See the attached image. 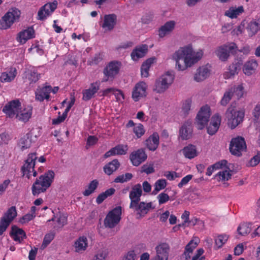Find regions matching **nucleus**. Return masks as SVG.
I'll return each mask as SVG.
<instances>
[{
	"mask_svg": "<svg viewBox=\"0 0 260 260\" xmlns=\"http://www.w3.org/2000/svg\"><path fill=\"white\" fill-rule=\"evenodd\" d=\"M244 11V9L242 6H240L238 8L234 9L231 8L229 10L226 11L225 13V15L231 18H236L238 15L242 13Z\"/></svg>",
	"mask_w": 260,
	"mask_h": 260,
	"instance_id": "de8ad7c7",
	"label": "nucleus"
},
{
	"mask_svg": "<svg viewBox=\"0 0 260 260\" xmlns=\"http://www.w3.org/2000/svg\"><path fill=\"white\" fill-rule=\"evenodd\" d=\"M229 89L232 90L233 94L235 93L238 98H242L244 94V87L242 84L234 86Z\"/></svg>",
	"mask_w": 260,
	"mask_h": 260,
	"instance_id": "864d4df0",
	"label": "nucleus"
},
{
	"mask_svg": "<svg viewBox=\"0 0 260 260\" xmlns=\"http://www.w3.org/2000/svg\"><path fill=\"white\" fill-rule=\"evenodd\" d=\"M37 158V156L36 153H29L22 167L23 176L28 179H30L32 176L36 177L37 175V172L34 169Z\"/></svg>",
	"mask_w": 260,
	"mask_h": 260,
	"instance_id": "39448f33",
	"label": "nucleus"
},
{
	"mask_svg": "<svg viewBox=\"0 0 260 260\" xmlns=\"http://www.w3.org/2000/svg\"><path fill=\"white\" fill-rule=\"evenodd\" d=\"M115 189L113 188H110L107 189L105 192L100 194L96 199V202L98 204H101L106 199L110 197L114 193Z\"/></svg>",
	"mask_w": 260,
	"mask_h": 260,
	"instance_id": "37998d69",
	"label": "nucleus"
},
{
	"mask_svg": "<svg viewBox=\"0 0 260 260\" xmlns=\"http://www.w3.org/2000/svg\"><path fill=\"white\" fill-rule=\"evenodd\" d=\"M156 256L168 260L170 252V246L167 242H160L155 247Z\"/></svg>",
	"mask_w": 260,
	"mask_h": 260,
	"instance_id": "4468645a",
	"label": "nucleus"
},
{
	"mask_svg": "<svg viewBox=\"0 0 260 260\" xmlns=\"http://www.w3.org/2000/svg\"><path fill=\"white\" fill-rule=\"evenodd\" d=\"M166 186L167 181L165 179H158L155 183L153 193L156 194L160 190L164 189Z\"/></svg>",
	"mask_w": 260,
	"mask_h": 260,
	"instance_id": "603ef678",
	"label": "nucleus"
},
{
	"mask_svg": "<svg viewBox=\"0 0 260 260\" xmlns=\"http://www.w3.org/2000/svg\"><path fill=\"white\" fill-rule=\"evenodd\" d=\"M175 23L174 21L167 22L164 25L159 29V36L163 38L167 34L170 33L174 28Z\"/></svg>",
	"mask_w": 260,
	"mask_h": 260,
	"instance_id": "7c9ffc66",
	"label": "nucleus"
},
{
	"mask_svg": "<svg viewBox=\"0 0 260 260\" xmlns=\"http://www.w3.org/2000/svg\"><path fill=\"white\" fill-rule=\"evenodd\" d=\"M116 20L117 16L114 14L105 15L102 27L103 28H107L109 30H111L116 24Z\"/></svg>",
	"mask_w": 260,
	"mask_h": 260,
	"instance_id": "cd10ccee",
	"label": "nucleus"
},
{
	"mask_svg": "<svg viewBox=\"0 0 260 260\" xmlns=\"http://www.w3.org/2000/svg\"><path fill=\"white\" fill-rule=\"evenodd\" d=\"M211 116L210 107L207 105L203 106L196 118L195 125L198 129H203L207 124Z\"/></svg>",
	"mask_w": 260,
	"mask_h": 260,
	"instance_id": "423d86ee",
	"label": "nucleus"
},
{
	"mask_svg": "<svg viewBox=\"0 0 260 260\" xmlns=\"http://www.w3.org/2000/svg\"><path fill=\"white\" fill-rule=\"evenodd\" d=\"M98 183V181L96 180L92 181L88 185L87 188L84 191L83 194L85 196H88L91 194L97 188Z\"/></svg>",
	"mask_w": 260,
	"mask_h": 260,
	"instance_id": "09e8293b",
	"label": "nucleus"
},
{
	"mask_svg": "<svg viewBox=\"0 0 260 260\" xmlns=\"http://www.w3.org/2000/svg\"><path fill=\"white\" fill-rule=\"evenodd\" d=\"M225 114L228 125L231 129L236 127L243 121L244 116L243 111L238 110L233 108H229Z\"/></svg>",
	"mask_w": 260,
	"mask_h": 260,
	"instance_id": "7ed1b4c3",
	"label": "nucleus"
},
{
	"mask_svg": "<svg viewBox=\"0 0 260 260\" xmlns=\"http://www.w3.org/2000/svg\"><path fill=\"white\" fill-rule=\"evenodd\" d=\"M133 132L137 138H140L145 134V129L142 124L138 123L133 127Z\"/></svg>",
	"mask_w": 260,
	"mask_h": 260,
	"instance_id": "3c124183",
	"label": "nucleus"
},
{
	"mask_svg": "<svg viewBox=\"0 0 260 260\" xmlns=\"http://www.w3.org/2000/svg\"><path fill=\"white\" fill-rule=\"evenodd\" d=\"M113 94L115 95L117 102L119 103L123 102L124 100V95L121 90L115 88Z\"/></svg>",
	"mask_w": 260,
	"mask_h": 260,
	"instance_id": "0e129e2a",
	"label": "nucleus"
},
{
	"mask_svg": "<svg viewBox=\"0 0 260 260\" xmlns=\"http://www.w3.org/2000/svg\"><path fill=\"white\" fill-rule=\"evenodd\" d=\"M147 157V154L142 148L133 152L130 155V159L133 165L135 166H139L146 159Z\"/></svg>",
	"mask_w": 260,
	"mask_h": 260,
	"instance_id": "f3484780",
	"label": "nucleus"
},
{
	"mask_svg": "<svg viewBox=\"0 0 260 260\" xmlns=\"http://www.w3.org/2000/svg\"><path fill=\"white\" fill-rule=\"evenodd\" d=\"M54 238V234L53 233H50L46 234L44 238L42 247L44 248L52 241Z\"/></svg>",
	"mask_w": 260,
	"mask_h": 260,
	"instance_id": "052dcab7",
	"label": "nucleus"
},
{
	"mask_svg": "<svg viewBox=\"0 0 260 260\" xmlns=\"http://www.w3.org/2000/svg\"><path fill=\"white\" fill-rule=\"evenodd\" d=\"M121 215V207H116L110 211L104 220V225L106 227L113 228L120 221Z\"/></svg>",
	"mask_w": 260,
	"mask_h": 260,
	"instance_id": "0eeeda50",
	"label": "nucleus"
},
{
	"mask_svg": "<svg viewBox=\"0 0 260 260\" xmlns=\"http://www.w3.org/2000/svg\"><path fill=\"white\" fill-rule=\"evenodd\" d=\"M210 74V71L207 66H199L193 74V80L201 82L207 79Z\"/></svg>",
	"mask_w": 260,
	"mask_h": 260,
	"instance_id": "aec40b11",
	"label": "nucleus"
},
{
	"mask_svg": "<svg viewBox=\"0 0 260 260\" xmlns=\"http://www.w3.org/2000/svg\"><path fill=\"white\" fill-rule=\"evenodd\" d=\"M203 51H194L191 45L180 47L172 55V59L176 61V65H180L179 61L183 60L185 65H194L198 63L203 56Z\"/></svg>",
	"mask_w": 260,
	"mask_h": 260,
	"instance_id": "f257e3e1",
	"label": "nucleus"
},
{
	"mask_svg": "<svg viewBox=\"0 0 260 260\" xmlns=\"http://www.w3.org/2000/svg\"><path fill=\"white\" fill-rule=\"evenodd\" d=\"M192 133V125L191 121H187L185 122L179 130V136L182 140H187L189 139Z\"/></svg>",
	"mask_w": 260,
	"mask_h": 260,
	"instance_id": "a878e982",
	"label": "nucleus"
},
{
	"mask_svg": "<svg viewBox=\"0 0 260 260\" xmlns=\"http://www.w3.org/2000/svg\"><path fill=\"white\" fill-rule=\"evenodd\" d=\"M31 144V140L30 136L28 134L21 137L18 143V146L21 150H24L29 148Z\"/></svg>",
	"mask_w": 260,
	"mask_h": 260,
	"instance_id": "ea45409f",
	"label": "nucleus"
},
{
	"mask_svg": "<svg viewBox=\"0 0 260 260\" xmlns=\"http://www.w3.org/2000/svg\"><path fill=\"white\" fill-rule=\"evenodd\" d=\"M21 104L19 100H15L10 102L3 108V111L10 118H15L20 109Z\"/></svg>",
	"mask_w": 260,
	"mask_h": 260,
	"instance_id": "9b49d317",
	"label": "nucleus"
},
{
	"mask_svg": "<svg viewBox=\"0 0 260 260\" xmlns=\"http://www.w3.org/2000/svg\"><path fill=\"white\" fill-rule=\"evenodd\" d=\"M10 235L14 241L19 243H20L25 237L24 231L15 225L12 226Z\"/></svg>",
	"mask_w": 260,
	"mask_h": 260,
	"instance_id": "c85d7f7f",
	"label": "nucleus"
},
{
	"mask_svg": "<svg viewBox=\"0 0 260 260\" xmlns=\"http://www.w3.org/2000/svg\"><path fill=\"white\" fill-rule=\"evenodd\" d=\"M148 84L144 81H140L134 87L132 93V98L135 102L145 98L147 95Z\"/></svg>",
	"mask_w": 260,
	"mask_h": 260,
	"instance_id": "9d476101",
	"label": "nucleus"
},
{
	"mask_svg": "<svg viewBox=\"0 0 260 260\" xmlns=\"http://www.w3.org/2000/svg\"><path fill=\"white\" fill-rule=\"evenodd\" d=\"M204 253V250L203 248H200L197 250L193 256H190V259L185 260H205V257L203 256Z\"/></svg>",
	"mask_w": 260,
	"mask_h": 260,
	"instance_id": "bf43d9fd",
	"label": "nucleus"
},
{
	"mask_svg": "<svg viewBox=\"0 0 260 260\" xmlns=\"http://www.w3.org/2000/svg\"><path fill=\"white\" fill-rule=\"evenodd\" d=\"M246 148L244 139L241 137H237L231 140L230 145V151L235 155L240 156L242 152Z\"/></svg>",
	"mask_w": 260,
	"mask_h": 260,
	"instance_id": "6e6552de",
	"label": "nucleus"
},
{
	"mask_svg": "<svg viewBox=\"0 0 260 260\" xmlns=\"http://www.w3.org/2000/svg\"><path fill=\"white\" fill-rule=\"evenodd\" d=\"M221 118L218 114H214L211 118L210 124L207 126V133L210 135H214L218 131L221 123Z\"/></svg>",
	"mask_w": 260,
	"mask_h": 260,
	"instance_id": "5701e85b",
	"label": "nucleus"
},
{
	"mask_svg": "<svg viewBox=\"0 0 260 260\" xmlns=\"http://www.w3.org/2000/svg\"><path fill=\"white\" fill-rule=\"evenodd\" d=\"M88 239L85 236L78 237L75 240L73 244L74 251L79 253L84 252L88 247Z\"/></svg>",
	"mask_w": 260,
	"mask_h": 260,
	"instance_id": "6ab92c4d",
	"label": "nucleus"
},
{
	"mask_svg": "<svg viewBox=\"0 0 260 260\" xmlns=\"http://www.w3.org/2000/svg\"><path fill=\"white\" fill-rule=\"evenodd\" d=\"M36 216V214L28 213L24 215L19 219V222L21 224H25L32 220Z\"/></svg>",
	"mask_w": 260,
	"mask_h": 260,
	"instance_id": "e2e57ef3",
	"label": "nucleus"
},
{
	"mask_svg": "<svg viewBox=\"0 0 260 260\" xmlns=\"http://www.w3.org/2000/svg\"><path fill=\"white\" fill-rule=\"evenodd\" d=\"M24 76L26 79H28L30 83L36 82L40 78V74L37 73L35 70L26 71Z\"/></svg>",
	"mask_w": 260,
	"mask_h": 260,
	"instance_id": "79ce46f5",
	"label": "nucleus"
},
{
	"mask_svg": "<svg viewBox=\"0 0 260 260\" xmlns=\"http://www.w3.org/2000/svg\"><path fill=\"white\" fill-rule=\"evenodd\" d=\"M233 172L230 169L225 168V170L219 171L215 176L217 181L224 182L231 178Z\"/></svg>",
	"mask_w": 260,
	"mask_h": 260,
	"instance_id": "473e14b6",
	"label": "nucleus"
},
{
	"mask_svg": "<svg viewBox=\"0 0 260 260\" xmlns=\"http://www.w3.org/2000/svg\"><path fill=\"white\" fill-rule=\"evenodd\" d=\"M248 28L251 31V35H254L260 29V24L256 21H251L248 25Z\"/></svg>",
	"mask_w": 260,
	"mask_h": 260,
	"instance_id": "4d7b16f0",
	"label": "nucleus"
},
{
	"mask_svg": "<svg viewBox=\"0 0 260 260\" xmlns=\"http://www.w3.org/2000/svg\"><path fill=\"white\" fill-rule=\"evenodd\" d=\"M182 153L186 158L191 159L198 155L196 147L193 145H189L182 149Z\"/></svg>",
	"mask_w": 260,
	"mask_h": 260,
	"instance_id": "c9c22d12",
	"label": "nucleus"
},
{
	"mask_svg": "<svg viewBox=\"0 0 260 260\" xmlns=\"http://www.w3.org/2000/svg\"><path fill=\"white\" fill-rule=\"evenodd\" d=\"M191 104L192 101L190 99H188L183 102L182 106V111L185 114L188 113V112L190 110Z\"/></svg>",
	"mask_w": 260,
	"mask_h": 260,
	"instance_id": "13d9d810",
	"label": "nucleus"
},
{
	"mask_svg": "<svg viewBox=\"0 0 260 260\" xmlns=\"http://www.w3.org/2000/svg\"><path fill=\"white\" fill-rule=\"evenodd\" d=\"M32 110V107L29 105L21 106L15 118L23 122L27 121L31 116Z\"/></svg>",
	"mask_w": 260,
	"mask_h": 260,
	"instance_id": "412c9836",
	"label": "nucleus"
},
{
	"mask_svg": "<svg viewBox=\"0 0 260 260\" xmlns=\"http://www.w3.org/2000/svg\"><path fill=\"white\" fill-rule=\"evenodd\" d=\"M169 88V87L158 77L155 81L153 90L157 93L161 94L165 92Z\"/></svg>",
	"mask_w": 260,
	"mask_h": 260,
	"instance_id": "e433bc0d",
	"label": "nucleus"
},
{
	"mask_svg": "<svg viewBox=\"0 0 260 260\" xmlns=\"http://www.w3.org/2000/svg\"><path fill=\"white\" fill-rule=\"evenodd\" d=\"M239 66H229L226 71L223 74V76L225 79H229L237 74Z\"/></svg>",
	"mask_w": 260,
	"mask_h": 260,
	"instance_id": "8fccbe9b",
	"label": "nucleus"
},
{
	"mask_svg": "<svg viewBox=\"0 0 260 260\" xmlns=\"http://www.w3.org/2000/svg\"><path fill=\"white\" fill-rule=\"evenodd\" d=\"M136 248L131 249L125 252L121 257L120 260H136L137 257Z\"/></svg>",
	"mask_w": 260,
	"mask_h": 260,
	"instance_id": "a18cd8bd",
	"label": "nucleus"
},
{
	"mask_svg": "<svg viewBox=\"0 0 260 260\" xmlns=\"http://www.w3.org/2000/svg\"><path fill=\"white\" fill-rule=\"evenodd\" d=\"M228 162L225 160H222L219 161L212 166L208 168L206 175L207 176H211L213 172L215 170H217L219 169H223L224 168H226Z\"/></svg>",
	"mask_w": 260,
	"mask_h": 260,
	"instance_id": "58836bf2",
	"label": "nucleus"
},
{
	"mask_svg": "<svg viewBox=\"0 0 260 260\" xmlns=\"http://www.w3.org/2000/svg\"><path fill=\"white\" fill-rule=\"evenodd\" d=\"M21 12L16 8H12L5 14L0 20L1 28L7 29L9 28L15 21L18 20Z\"/></svg>",
	"mask_w": 260,
	"mask_h": 260,
	"instance_id": "20e7f679",
	"label": "nucleus"
},
{
	"mask_svg": "<svg viewBox=\"0 0 260 260\" xmlns=\"http://www.w3.org/2000/svg\"><path fill=\"white\" fill-rule=\"evenodd\" d=\"M115 155H124L128 150V146L126 145H118L113 148Z\"/></svg>",
	"mask_w": 260,
	"mask_h": 260,
	"instance_id": "6e6d98bb",
	"label": "nucleus"
},
{
	"mask_svg": "<svg viewBox=\"0 0 260 260\" xmlns=\"http://www.w3.org/2000/svg\"><path fill=\"white\" fill-rule=\"evenodd\" d=\"M159 144V137L157 133L151 135L145 141V145L150 151H154Z\"/></svg>",
	"mask_w": 260,
	"mask_h": 260,
	"instance_id": "b1692460",
	"label": "nucleus"
},
{
	"mask_svg": "<svg viewBox=\"0 0 260 260\" xmlns=\"http://www.w3.org/2000/svg\"><path fill=\"white\" fill-rule=\"evenodd\" d=\"M229 236L226 234L220 235L217 236L215 239V247L219 249L221 248L228 241Z\"/></svg>",
	"mask_w": 260,
	"mask_h": 260,
	"instance_id": "c03bdc74",
	"label": "nucleus"
},
{
	"mask_svg": "<svg viewBox=\"0 0 260 260\" xmlns=\"http://www.w3.org/2000/svg\"><path fill=\"white\" fill-rule=\"evenodd\" d=\"M153 18V14L152 12H149L145 14L141 18V21L143 23L148 24L152 21Z\"/></svg>",
	"mask_w": 260,
	"mask_h": 260,
	"instance_id": "338daca9",
	"label": "nucleus"
},
{
	"mask_svg": "<svg viewBox=\"0 0 260 260\" xmlns=\"http://www.w3.org/2000/svg\"><path fill=\"white\" fill-rule=\"evenodd\" d=\"M154 208L155 207L152 202H141L136 205V207L134 208H135L138 218H141L147 214L150 209H154Z\"/></svg>",
	"mask_w": 260,
	"mask_h": 260,
	"instance_id": "4be33fe9",
	"label": "nucleus"
},
{
	"mask_svg": "<svg viewBox=\"0 0 260 260\" xmlns=\"http://www.w3.org/2000/svg\"><path fill=\"white\" fill-rule=\"evenodd\" d=\"M51 86L45 85L41 87H38L35 92L36 100L42 102L45 100L48 101L50 98Z\"/></svg>",
	"mask_w": 260,
	"mask_h": 260,
	"instance_id": "2eb2a0df",
	"label": "nucleus"
},
{
	"mask_svg": "<svg viewBox=\"0 0 260 260\" xmlns=\"http://www.w3.org/2000/svg\"><path fill=\"white\" fill-rule=\"evenodd\" d=\"M233 94L232 90L228 89L224 92L222 99L220 101V104L222 106H226L230 101Z\"/></svg>",
	"mask_w": 260,
	"mask_h": 260,
	"instance_id": "5fc2aeb1",
	"label": "nucleus"
},
{
	"mask_svg": "<svg viewBox=\"0 0 260 260\" xmlns=\"http://www.w3.org/2000/svg\"><path fill=\"white\" fill-rule=\"evenodd\" d=\"M16 216L17 211L16 208L13 206L7 211L1 220H4L6 223L9 225Z\"/></svg>",
	"mask_w": 260,
	"mask_h": 260,
	"instance_id": "72a5a7b5",
	"label": "nucleus"
},
{
	"mask_svg": "<svg viewBox=\"0 0 260 260\" xmlns=\"http://www.w3.org/2000/svg\"><path fill=\"white\" fill-rule=\"evenodd\" d=\"M189 211H185L181 215V219L183 220V222L181 223L183 226H186L189 221Z\"/></svg>",
	"mask_w": 260,
	"mask_h": 260,
	"instance_id": "774afa93",
	"label": "nucleus"
},
{
	"mask_svg": "<svg viewBox=\"0 0 260 260\" xmlns=\"http://www.w3.org/2000/svg\"><path fill=\"white\" fill-rule=\"evenodd\" d=\"M148 51V46L146 44L136 47L132 52L131 56L133 60H137L144 57Z\"/></svg>",
	"mask_w": 260,
	"mask_h": 260,
	"instance_id": "bb28decb",
	"label": "nucleus"
},
{
	"mask_svg": "<svg viewBox=\"0 0 260 260\" xmlns=\"http://www.w3.org/2000/svg\"><path fill=\"white\" fill-rule=\"evenodd\" d=\"M200 240L197 237H193L185 247L183 256L185 259H190L193 250L197 248Z\"/></svg>",
	"mask_w": 260,
	"mask_h": 260,
	"instance_id": "393cba45",
	"label": "nucleus"
},
{
	"mask_svg": "<svg viewBox=\"0 0 260 260\" xmlns=\"http://www.w3.org/2000/svg\"><path fill=\"white\" fill-rule=\"evenodd\" d=\"M237 50H238L237 45L235 43L232 42L220 46L216 51V55L220 60L224 61L229 57L230 52L236 53Z\"/></svg>",
	"mask_w": 260,
	"mask_h": 260,
	"instance_id": "1a4fd4ad",
	"label": "nucleus"
},
{
	"mask_svg": "<svg viewBox=\"0 0 260 260\" xmlns=\"http://www.w3.org/2000/svg\"><path fill=\"white\" fill-rule=\"evenodd\" d=\"M119 166L120 164L118 160L114 159L104 166V172L107 175H110L119 168Z\"/></svg>",
	"mask_w": 260,
	"mask_h": 260,
	"instance_id": "4c0bfd02",
	"label": "nucleus"
},
{
	"mask_svg": "<svg viewBox=\"0 0 260 260\" xmlns=\"http://www.w3.org/2000/svg\"><path fill=\"white\" fill-rule=\"evenodd\" d=\"M251 231V224L249 223H241L237 228L238 234L241 236H245Z\"/></svg>",
	"mask_w": 260,
	"mask_h": 260,
	"instance_id": "49530a36",
	"label": "nucleus"
},
{
	"mask_svg": "<svg viewBox=\"0 0 260 260\" xmlns=\"http://www.w3.org/2000/svg\"><path fill=\"white\" fill-rule=\"evenodd\" d=\"M157 199L159 204L161 205L165 204L169 201L170 200V197L168 194L165 192H161L157 196Z\"/></svg>",
	"mask_w": 260,
	"mask_h": 260,
	"instance_id": "680f3d73",
	"label": "nucleus"
},
{
	"mask_svg": "<svg viewBox=\"0 0 260 260\" xmlns=\"http://www.w3.org/2000/svg\"><path fill=\"white\" fill-rule=\"evenodd\" d=\"M34 38H35V30L32 27H28L19 33V39L21 43H25L27 40Z\"/></svg>",
	"mask_w": 260,
	"mask_h": 260,
	"instance_id": "c756f323",
	"label": "nucleus"
},
{
	"mask_svg": "<svg viewBox=\"0 0 260 260\" xmlns=\"http://www.w3.org/2000/svg\"><path fill=\"white\" fill-rule=\"evenodd\" d=\"M101 83L100 81H96L90 84L88 88L84 89L82 91V100L87 101L94 97L95 94L100 89Z\"/></svg>",
	"mask_w": 260,
	"mask_h": 260,
	"instance_id": "dca6fc26",
	"label": "nucleus"
},
{
	"mask_svg": "<svg viewBox=\"0 0 260 260\" xmlns=\"http://www.w3.org/2000/svg\"><path fill=\"white\" fill-rule=\"evenodd\" d=\"M57 2L54 1L52 3H49L42 6L38 11V19L43 20L56 9Z\"/></svg>",
	"mask_w": 260,
	"mask_h": 260,
	"instance_id": "ddd939ff",
	"label": "nucleus"
},
{
	"mask_svg": "<svg viewBox=\"0 0 260 260\" xmlns=\"http://www.w3.org/2000/svg\"><path fill=\"white\" fill-rule=\"evenodd\" d=\"M54 177V172L51 170H49L41 175L32 185V194L37 196L41 193L45 192L51 186Z\"/></svg>",
	"mask_w": 260,
	"mask_h": 260,
	"instance_id": "f03ea898",
	"label": "nucleus"
},
{
	"mask_svg": "<svg viewBox=\"0 0 260 260\" xmlns=\"http://www.w3.org/2000/svg\"><path fill=\"white\" fill-rule=\"evenodd\" d=\"M119 70L118 66H106L104 71V75L107 77L105 81L114 78L118 74Z\"/></svg>",
	"mask_w": 260,
	"mask_h": 260,
	"instance_id": "a19ab883",
	"label": "nucleus"
},
{
	"mask_svg": "<svg viewBox=\"0 0 260 260\" xmlns=\"http://www.w3.org/2000/svg\"><path fill=\"white\" fill-rule=\"evenodd\" d=\"M159 78L170 88L174 82L175 74L173 71H168L165 72Z\"/></svg>",
	"mask_w": 260,
	"mask_h": 260,
	"instance_id": "f704fd0d",
	"label": "nucleus"
},
{
	"mask_svg": "<svg viewBox=\"0 0 260 260\" xmlns=\"http://www.w3.org/2000/svg\"><path fill=\"white\" fill-rule=\"evenodd\" d=\"M108 255V251L106 250H99L93 258L95 260H105Z\"/></svg>",
	"mask_w": 260,
	"mask_h": 260,
	"instance_id": "69168bd1",
	"label": "nucleus"
},
{
	"mask_svg": "<svg viewBox=\"0 0 260 260\" xmlns=\"http://www.w3.org/2000/svg\"><path fill=\"white\" fill-rule=\"evenodd\" d=\"M142 194V186L140 184H137L133 186L129 194V197L131 200L129 205L130 208L136 207V205L140 201V197Z\"/></svg>",
	"mask_w": 260,
	"mask_h": 260,
	"instance_id": "f8f14e48",
	"label": "nucleus"
},
{
	"mask_svg": "<svg viewBox=\"0 0 260 260\" xmlns=\"http://www.w3.org/2000/svg\"><path fill=\"white\" fill-rule=\"evenodd\" d=\"M16 74V69L12 68L9 72H5L2 74L0 80L2 82H10L14 79Z\"/></svg>",
	"mask_w": 260,
	"mask_h": 260,
	"instance_id": "2f4dec72",
	"label": "nucleus"
},
{
	"mask_svg": "<svg viewBox=\"0 0 260 260\" xmlns=\"http://www.w3.org/2000/svg\"><path fill=\"white\" fill-rule=\"evenodd\" d=\"M51 221L53 222V228L55 230H59L63 228L67 223V217L63 213L58 212L51 219L48 220V222Z\"/></svg>",
	"mask_w": 260,
	"mask_h": 260,
	"instance_id": "a211bd4d",
	"label": "nucleus"
}]
</instances>
